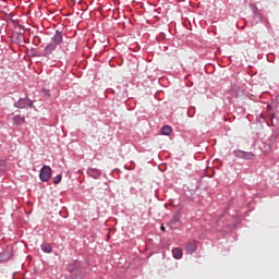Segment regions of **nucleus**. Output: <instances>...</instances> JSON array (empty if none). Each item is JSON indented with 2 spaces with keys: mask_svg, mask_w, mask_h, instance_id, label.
<instances>
[{
  "mask_svg": "<svg viewBox=\"0 0 279 279\" xmlns=\"http://www.w3.org/2000/svg\"><path fill=\"white\" fill-rule=\"evenodd\" d=\"M254 156L256 155L252 151H244V160H253Z\"/></svg>",
  "mask_w": 279,
  "mask_h": 279,
  "instance_id": "10",
  "label": "nucleus"
},
{
  "mask_svg": "<svg viewBox=\"0 0 279 279\" xmlns=\"http://www.w3.org/2000/svg\"><path fill=\"white\" fill-rule=\"evenodd\" d=\"M53 184H60L62 182V174H58L52 179Z\"/></svg>",
  "mask_w": 279,
  "mask_h": 279,
  "instance_id": "12",
  "label": "nucleus"
},
{
  "mask_svg": "<svg viewBox=\"0 0 279 279\" xmlns=\"http://www.w3.org/2000/svg\"><path fill=\"white\" fill-rule=\"evenodd\" d=\"M39 178L41 182H49L51 180V167L44 166L40 170Z\"/></svg>",
  "mask_w": 279,
  "mask_h": 279,
  "instance_id": "2",
  "label": "nucleus"
},
{
  "mask_svg": "<svg viewBox=\"0 0 279 279\" xmlns=\"http://www.w3.org/2000/svg\"><path fill=\"white\" fill-rule=\"evenodd\" d=\"M27 106H32V102H29V100H27V99H20V100L15 104V107H16V108H27Z\"/></svg>",
  "mask_w": 279,
  "mask_h": 279,
  "instance_id": "4",
  "label": "nucleus"
},
{
  "mask_svg": "<svg viewBox=\"0 0 279 279\" xmlns=\"http://www.w3.org/2000/svg\"><path fill=\"white\" fill-rule=\"evenodd\" d=\"M185 251L187 254H194V252H197V244L195 242H190L185 246Z\"/></svg>",
  "mask_w": 279,
  "mask_h": 279,
  "instance_id": "3",
  "label": "nucleus"
},
{
  "mask_svg": "<svg viewBox=\"0 0 279 279\" xmlns=\"http://www.w3.org/2000/svg\"><path fill=\"white\" fill-rule=\"evenodd\" d=\"M5 260H10V254H5V253L0 254V263H3Z\"/></svg>",
  "mask_w": 279,
  "mask_h": 279,
  "instance_id": "11",
  "label": "nucleus"
},
{
  "mask_svg": "<svg viewBox=\"0 0 279 279\" xmlns=\"http://www.w3.org/2000/svg\"><path fill=\"white\" fill-rule=\"evenodd\" d=\"M175 258L180 260L182 258V248H175Z\"/></svg>",
  "mask_w": 279,
  "mask_h": 279,
  "instance_id": "13",
  "label": "nucleus"
},
{
  "mask_svg": "<svg viewBox=\"0 0 279 279\" xmlns=\"http://www.w3.org/2000/svg\"><path fill=\"white\" fill-rule=\"evenodd\" d=\"M13 123H15V125H23V123H25V118L15 116L13 117Z\"/></svg>",
  "mask_w": 279,
  "mask_h": 279,
  "instance_id": "7",
  "label": "nucleus"
},
{
  "mask_svg": "<svg viewBox=\"0 0 279 279\" xmlns=\"http://www.w3.org/2000/svg\"><path fill=\"white\" fill-rule=\"evenodd\" d=\"M172 130L171 126L169 125H165L163 128H161V134H163V136H169V134H171Z\"/></svg>",
  "mask_w": 279,
  "mask_h": 279,
  "instance_id": "8",
  "label": "nucleus"
},
{
  "mask_svg": "<svg viewBox=\"0 0 279 279\" xmlns=\"http://www.w3.org/2000/svg\"><path fill=\"white\" fill-rule=\"evenodd\" d=\"M233 154L235 158H242L243 160L245 158V151L243 150H234Z\"/></svg>",
  "mask_w": 279,
  "mask_h": 279,
  "instance_id": "9",
  "label": "nucleus"
},
{
  "mask_svg": "<svg viewBox=\"0 0 279 279\" xmlns=\"http://www.w3.org/2000/svg\"><path fill=\"white\" fill-rule=\"evenodd\" d=\"M62 32H57L54 36L51 37V41L45 47L44 56H51L56 51L58 45H62Z\"/></svg>",
  "mask_w": 279,
  "mask_h": 279,
  "instance_id": "1",
  "label": "nucleus"
},
{
  "mask_svg": "<svg viewBox=\"0 0 279 279\" xmlns=\"http://www.w3.org/2000/svg\"><path fill=\"white\" fill-rule=\"evenodd\" d=\"M41 250L46 254H51V252H53V248L51 247V244H49V243L41 244Z\"/></svg>",
  "mask_w": 279,
  "mask_h": 279,
  "instance_id": "6",
  "label": "nucleus"
},
{
  "mask_svg": "<svg viewBox=\"0 0 279 279\" xmlns=\"http://www.w3.org/2000/svg\"><path fill=\"white\" fill-rule=\"evenodd\" d=\"M88 174L90 175V178H94L95 180H97V178H99V175H101V171H99L98 169H89L88 170Z\"/></svg>",
  "mask_w": 279,
  "mask_h": 279,
  "instance_id": "5",
  "label": "nucleus"
},
{
  "mask_svg": "<svg viewBox=\"0 0 279 279\" xmlns=\"http://www.w3.org/2000/svg\"><path fill=\"white\" fill-rule=\"evenodd\" d=\"M160 229L162 230V232H165L166 230L163 225H161Z\"/></svg>",
  "mask_w": 279,
  "mask_h": 279,
  "instance_id": "16",
  "label": "nucleus"
},
{
  "mask_svg": "<svg viewBox=\"0 0 279 279\" xmlns=\"http://www.w3.org/2000/svg\"><path fill=\"white\" fill-rule=\"evenodd\" d=\"M172 256L175 258V248L172 250Z\"/></svg>",
  "mask_w": 279,
  "mask_h": 279,
  "instance_id": "14",
  "label": "nucleus"
},
{
  "mask_svg": "<svg viewBox=\"0 0 279 279\" xmlns=\"http://www.w3.org/2000/svg\"><path fill=\"white\" fill-rule=\"evenodd\" d=\"M44 93H45V95H48V96H49V90L44 89Z\"/></svg>",
  "mask_w": 279,
  "mask_h": 279,
  "instance_id": "15",
  "label": "nucleus"
}]
</instances>
